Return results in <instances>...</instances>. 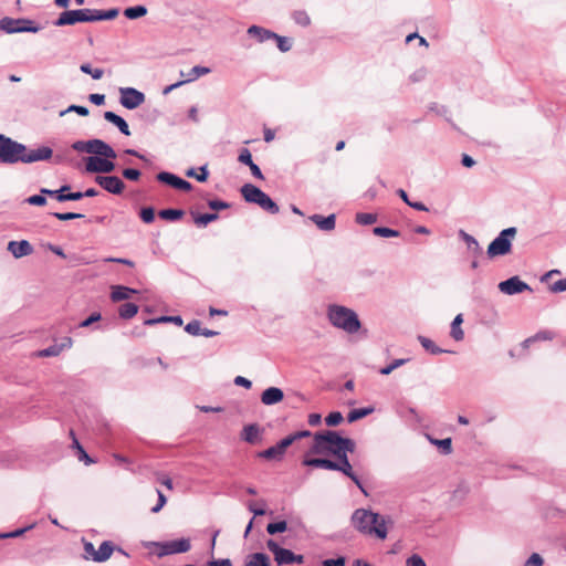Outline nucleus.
<instances>
[{
  "label": "nucleus",
  "mask_w": 566,
  "mask_h": 566,
  "mask_svg": "<svg viewBox=\"0 0 566 566\" xmlns=\"http://www.w3.org/2000/svg\"><path fill=\"white\" fill-rule=\"evenodd\" d=\"M69 189H70V186L64 185L60 189H56V190H51V189H48V188H42L40 190V192L42 195H48V196H50L52 198H55L60 202H63L64 201L63 197H65V191L69 190Z\"/></svg>",
  "instance_id": "obj_42"
},
{
  "label": "nucleus",
  "mask_w": 566,
  "mask_h": 566,
  "mask_svg": "<svg viewBox=\"0 0 566 566\" xmlns=\"http://www.w3.org/2000/svg\"><path fill=\"white\" fill-rule=\"evenodd\" d=\"M551 292L562 293L566 291V279L558 280L549 286Z\"/></svg>",
  "instance_id": "obj_64"
},
{
  "label": "nucleus",
  "mask_w": 566,
  "mask_h": 566,
  "mask_svg": "<svg viewBox=\"0 0 566 566\" xmlns=\"http://www.w3.org/2000/svg\"><path fill=\"white\" fill-rule=\"evenodd\" d=\"M352 524L361 534L375 535L380 539H385L388 534L385 518L369 510H355L352 515Z\"/></svg>",
  "instance_id": "obj_1"
},
{
  "label": "nucleus",
  "mask_w": 566,
  "mask_h": 566,
  "mask_svg": "<svg viewBox=\"0 0 566 566\" xmlns=\"http://www.w3.org/2000/svg\"><path fill=\"white\" fill-rule=\"evenodd\" d=\"M308 220L315 223L319 230L325 232H331L336 227V216L334 213L327 217H324L322 214H312L308 217Z\"/></svg>",
  "instance_id": "obj_19"
},
{
  "label": "nucleus",
  "mask_w": 566,
  "mask_h": 566,
  "mask_svg": "<svg viewBox=\"0 0 566 566\" xmlns=\"http://www.w3.org/2000/svg\"><path fill=\"white\" fill-rule=\"evenodd\" d=\"M374 412V408L373 407H366V408H359V409H353L348 412L347 415V420L348 422H355L370 413Z\"/></svg>",
  "instance_id": "obj_36"
},
{
  "label": "nucleus",
  "mask_w": 566,
  "mask_h": 566,
  "mask_svg": "<svg viewBox=\"0 0 566 566\" xmlns=\"http://www.w3.org/2000/svg\"><path fill=\"white\" fill-rule=\"evenodd\" d=\"M160 551L158 556H166L172 554L186 553L191 548L190 541L188 538H179L175 541L164 542L157 544Z\"/></svg>",
  "instance_id": "obj_12"
},
{
  "label": "nucleus",
  "mask_w": 566,
  "mask_h": 566,
  "mask_svg": "<svg viewBox=\"0 0 566 566\" xmlns=\"http://www.w3.org/2000/svg\"><path fill=\"white\" fill-rule=\"evenodd\" d=\"M80 70L85 73L90 74L94 80L102 78L104 71L102 69H92L91 64L84 63L80 66Z\"/></svg>",
  "instance_id": "obj_51"
},
{
  "label": "nucleus",
  "mask_w": 566,
  "mask_h": 566,
  "mask_svg": "<svg viewBox=\"0 0 566 566\" xmlns=\"http://www.w3.org/2000/svg\"><path fill=\"white\" fill-rule=\"evenodd\" d=\"M114 552V546L111 542L105 541L99 545V548L96 549V555L94 556V562L103 563L106 562L112 553Z\"/></svg>",
  "instance_id": "obj_26"
},
{
  "label": "nucleus",
  "mask_w": 566,
  "mask_h": 566,
  "mask_svg": "<svg viewBox=\"0 0 566 566\" xmlns=\"http://www.w3.org/2000/svg\"><path fill=\"white\" fill-rule=\"evenodd\" d=\"M343 419V415L339 411H333L325 418V422L329 427H335L339 424Z\"/></svg>",
  "instance_id": "obj_55"
},
{
  "label": "nucleus",
  "mask_w": 566,
  "mask_h": 566,
  "mask_svg": "<svg viewBox=\"0 0 566 566\" xmlns=\"http://www.w3.org/2000/svg\"><path fill=\"white\" fill-rule=\"evenodd\" d=\"M409 361L408 358H398V359H394L389 365L382 367L379 373L381 375H389L391 374L395 369H397L398 367H401L403 366L405 364H407Z\"/></svg>",
  "instance_id": "obj_44"
},
{
  "label": "nucleus",
  "mask_w": 566,
  "mask_h": 566,
  "mask_svg": "<svg viewBox=\"0 0 566 566\" xmlns=\"http://www.w3.org/2000/svg\"><path fill=\"white\" fill-rule=\"evenodd\" d=\"M122 174L124 178L132 181H136L140 177V171L135 168H125Z\"/></svg>",
  "instance_id": "obj_62"
},
{
  "label": "nucleus",
  "mask_w": 566,
  "mask_h": 566,
  "mask_svg": "<svg viewBox=\"0 0 566 566\" xmlns=\"http://www.w3.org/2000/svg\"><path fill=\"white\" fill-rule=\"evenodd\" d=\"M119 103L127 109H135L145 102V94L134 87L119 88Z\"/></svg>",
  "instance_id": "obj_11"
},
{
  "label": "nucleus",
  "mask_w": 566,
  "mask_h": 566,
  "mask_svg": "<svg viewBox=\"0 0 566 566\" xmlns=\"http://www.w3.org/2000/svg\"><path fill=\"white\" fill-rule=\"evenodd\" d=\"M52 216L61 221L82 219L85 217L84 214L77 212H53Z\"/></svg>",
  "instance_id": "obj_53"
},
{
  "label": "nucleus",
  "mask_w": 566,
  "mask_h": 566,
  "mask_svg": "<svg viewBox=\"0 0 566 566\" xmlns=\"http://www.w3.org/2000/svg\"><path fill=\"white\" fill-rule=\"evenodd\" d=\"M156 179L159 182L166 184V185L177 189L180 177H178L175 174L168 172V171H161L156 175Z\"/></svg>",
  "instance_id": "obj_33"
},
{
  "label": "nucleus",
  "mask_w": 566,
  "mask_h": 566,
  "mask_svg": "<svg viewBox=\"0 0 566 566\" xmlns=\"http://www.w3.org/2000/svg\"><path fill=\"white\" fill-rule=\"evenodd\" d=\"M459 234L462 238V240L465 242L467 248H468L469 251H471L474 254H481L482 253V248L480 247L479 242L476 241V239L473 235L467 233L463 230H461L459 232Z\"/></svg>",
  "instance_id": "obj_28"
},
{
  "label": "nucleus",
  "mask_w": 566,
  "mask_h": 566,
  "mask_svg": "<svg viewBox=\"0 0 566 566\" xmlns=\"http://www.w3.org/2000/svg\"><path fill=\"white\" fill-rule=\"evenodd\" d=\"M218 218V213H202L195 217V223L199 227H206L208 223L216 221Z\"/></svg>",
  "instance_id": "obj_48"
},
{
  "label": "nucleus",
  "mask_w": 566,
  "mask_h": 566,
  "mask_svg": "<svg viewBox=\"0 0 566 566\" xmlns=\"http://www.w3.org/2000/svg\"><path fill=\"white\" fill-rule=\"evenodd\" d=\"M238 160L243 165H250L253 163L252 155L248 148H241L239 153Z\"/></svg>",
  "instance_id": "obj_59"
},
{
  "label": "nucleus",
  "mask_w": 566,
  "mask_h": 566,
  "mask_svg": "<svg viewBox=\"0 0 566 566\" xmlns=\"http://www.w3.org/2000/svg\"><path fill=\"white\" fill-rule=\"evenodd\" d=\"M186 175H187L188 177H193V178H196V179H197L198 181H200V182H203V181H206V180H207L209 172H208V170H207L206 166H202V167H200V172H199V174H196L195 169H193V168H190V169L186 172Z\"/></svg>",
  "instance_id": "obj_54"
},
{
  "label": "nucleus",
  "mask_w": 566,
  "mask_h": 566,
  "mask_svg": "<svg viewBox=\"0 0 566 566\" xmlns=\"http://www.w3.org/2000/svg\"><path fill=\"white\" fill-rule=\"evenodd\" d=\"M7 249L15 259H20L33 253V247L27 240L10 241Z\"/></svg>",
  "instance_id": "obj_18"
},
{
  "label": "nucleus",
  "mask_w": 566,
  "mask_h": 566,
  "mask_svg": "<svg viewBox=\"0 0 566 566\" xmlns=\"http://www.w3.org/2000/svg\"><path fill=\"white\" fill-rule=\"evenodd\" d=\"M119 13V10L114 8L106 11L92 9V22L102 21V20H112L116 18Z\"/></svg>",
  "instance_id": "obj_29"
},
{
  "label": "nucleus",
  "mask_w": 566,
  "mask_h": 566,
  "mask_svg": "<svg viewBox=\"0 0 566 566\" xmlns=\"http://www.w3.org/2000/svg\"><path fill=\"white\" fill-rule=\"evenodd\" d=\"M336 459L337 461H333L325 458L304 457L302 464L305 467L339 471L346 476H348L366 494L359 478L353 471V467L348 460V457H336Z\"/></svg>",
  "instance_id": "obj_3"
},
{
  "label": "nucleus",
  "mask_w": 566,
  "mask_h": 566,
  "mask_svg": "<svg viewBox=\"0 0 566 566\" xmlns=\"http://www.w3.org/2000/svg\"><path fill=\"white\" fill-rule=\"evenodd\" d=\"M430 442L437 447H439L443 454H450L452 452V441L450 438L446 439H433L430 438Z\"/></svg>",
  "instance_id": "obj_46"
},
{
  "label": "nucleus",
  "mask_w": 566,
  "mask_h": 566,
  "mask_svg": "<svg viewBox=\"0 0 566 566\" xmlns=\"http://www.w3.org/2000/svg\"><path fill=\"white\" fill-rule=\"evenodd\" d=\"M185 331L192 336H200L202 333L201 322L198 319H192L186 325Z\"/></svg>",
  "instance_id": "obj_52"
},
{
  "label": "nucleus",
  "mask_w": 566,
  "mask_h": 566,
  "mask_svg": "<svg viewBox=\"0 0 566 566\" xmlns=\"http://www.w3.org/2000/svg\"><path fill=\"white\" fill-rule=\"evenodd\" d=\"M421 346L429 353L433 354V355H438V354H441V353H447V350H443L441 349L440 347H438L433 340H431L430 338L428 337H424V336H419L418 337Z\"/></svg>",
  "instance_id": "obj_39"
},
{
  "label": "nucleus",
  "mask_w": 566,
  "mask_h": 566,
  "mask_svg": "<svg viewBox=\"0 0 566 566\" xmlns=\"http://www.w3.org/2000/svg\"><path fill=\"white\" fill-rule=\"evenodd\" d=\"M72 149L77 153H86L92 156L116 158L117 154L114 148L106 142L93 138L88 140H76L72 144Z\"/></svg>",
  "instance_id": "obj_5"
},
{
  "label": "nucleus",
  "mask_w": 566,
  "mask_h": 566,
  "mask_svg": "<svg viewBox=\"0 0 566 566\" xmlns=\"http://www.w3.org/2000/svg\"><path fill=\"white\" fill-rule=\"evenodd\" d=\"M266 547L274 555V560L279 566L292 564V551L281 547L274 539H268Z\"/></svg>",
  "instance_id": "obj_15"
},
{
  "label": "nucleus",
  "mask_w": 566,
  "mask_h": 566,
  "mask_svg": "<svg viewBox=\"0 0 566 566\" xmlns=\"http://www.w3.org/2000/svg\"><path fill=\"white\" fill-rule=\"evenodd\" d=\"M287 528V523L286 521H279V522H274V523H270L268 524L266 526V532L270 534V535H274L276 533H283L285 532Z\"/></svg>",
  "instance_id": "obj_50"
},
{
  "label": "nucleus",
  "mask_w": 566,
  "mask_h": 566,
  "mask_svg": "<svg viewBox=\"0 0 566 566\" xmlns=\"http://www.w3.org/2000/svg\"><path fill=\"white\" fill-rule=\"evenodd\" d=\"M77 22H92V9L67 10L54 22L56 27L73 25Z\"/></svg>",
  "instance_id": "obj_9"
},
{
  "label": "nucleus",
  "mask_w": 566,
  "mask_h": 566,
  "mask_svg": "<svg viewBox=\"0 0 566 566\" xmlns=\"http://www.w3.org/2000/svg\"><path fill=\"white\" fill-rule=\"evenodd\" d=\"M70 112H74L81 116H87L88 115V108L85 107V106H80V105H71L69 106L65 111H62L60 113V116H63L65 115L66 113H70Z\"/></svg>",
  "instance_id": "obj_56"
},
{
  "label": "nucleus",
  "mask_w": 566,
  "mask_h": 566,
  "mask_svg": "<svg viewBox=\"0 0 566 566\" xmlns=\"http://www.w3.org/2000/svg\"><path fill=\"white\" fill-rule=\"evenodd\" d=\"M470 492V488L465 482H461L458 488L453 492V497L463 500L468 493Z\"/></svg>",
  "instance_id": "obj_57"
},
{
  "label": "nucleus",
  "mask_w": 566,
  "mask_h": 566,
  "mask_svg": "<svg viewBox=\"0 0 566 566\" xmlns=\"http://www.w3.org/2000/svg\"><path fill=\"white\" fill-rule=\"evenodd\" d=\"M261 430L256 423L247 424L243 427L241 438L248 443H256L260 440Z\"/></svg>",
  "instance_id": "obj_24"
},
{
  "label": "nucleus",
  "mask_w": 566,
  "mask_h": 566,
  "mask_svg": "<svg viewBox=\"0 0 566 566\" xmlns=\"http://www.w3.org/2000/svg\"><path fill=\"white\" fill-rule=\"evenodd\" d=\"M499 290L506 295H515L525 291L532 292V287L518 276H512L500 282Z\"/></svg>",
  "instance_id": "obj_14"
},
{
  "label": "nucleus",
  "mask_w": 566,
  "mask_h": 566,
  "mask_svg": "<svg viewBox=\"0 0 566 566\" xmlns=\"http://www.w3.org/2000/svg\"><path fill=\"white\" fill-rule=\"evenodd\" d=\"M339 444L340 436L337 431L326 430L316 432L313 434V443L305 457L310 458V454H332L337 457Z\"/></svg>",
  "instance_id": "obj_4"
},
{
  "label": "nucleus",
  "mask_w": 566,
  "mask_h": 566,
  "mask_svg": "<svg viewBox=\"0 0 566 566\" xmlns=\"http://www.w3.org/2000/svg\"><path fill=\"white\" fill-rule=\"evenodd\" d=\"M27 150V146L0 134V163L7 165H13L21 163L23 159V151Z\"/></svg>",
  "instance_id": "obj_6"
},
{
  "label": "nucleus",
  "mask_w": 566,
  "mask_h": 566,
  "mask_svg": "<svg viewBox=\"0 0 566 566\" xmlns=\"http://www.w3.org/2000/svg\"><path fill=\"white\" fill-rule=\"evenodd\" d=\"M284 398V392L279 387H269L261 394V402L265 406H272L281 402Z\"/></svg>",
  "instance_id": "obj_20"
},
{
  "label": "nucleus",
  "mask_w": 566,
  "mask_h": 566,
  "mask_svg": "<svg viewBox=\"0 0 566 566\" xmlns=\"http://www.w3.org/2000/svg\"><path fill=\"white\" fill-rule=\"evenodd\" d=\"M329 323L348 334H355L360 329V321L356 312L349 307L338 304H331L327 307Z\"/></svg>",
  "instance_id": "obj_2"
},
{
  "label": "nucleus",
  "mask_w": 566,
  "mask_h": 566,
  "mask_svg": "<svg viewBox=\"0 0 566 566\" xmlns=\"http://www.w3.org/2000/svg\"><path fill=\"white\" fill-rule=\"evenodd\" d=\"M463 322V317H462V314H458L452 323H451V337L457 340V342H460L463 339L464 337V332L463 329L461 328V324Z\"/></svg>",
  "instance_id": "obj_31"
},
{
  "label": "nucleus",
  "mask_w": 566,
  "mask_h": 566,
  "mask_svg": "<svg viewBox=\"0 0 566 566\" xmlns=\"http://www.w3.org/2000/svg\"><path fill=\"white\" fill-rule=\"evenodd\" d=\"M184 213L181 209H163L159 211L158 216L167 221H177L182 218Z\"/></svg>",
  "instance_id": "obj_38"
},
{
  "label": "nucleus",
  "mask_w": 566,
  "mask_h": 566,
  "mask_svg": "<svg viewBox=\"0 0 566 566\" xmlns=\"http://www.w3.org/2000/svg\"><path fill=\"white\" fill-rule=\"evenodd\" d=\"M258 206L271 214H276L280 212V208L276 202H274L266 193H264V196L260 199Z\"/></svg>",
  "instance_id": "obj_32"
},
{
  "label": "nucleus",
  "mask_w": 566,
  "mask_h": 566,
  "mask_svg": "<svg viewBox=\"0 0 566 566\" xmlns=\"http://www.w3.org/2000/svg\"><path fill=\"white\" fill-rule=\"evenodd\" d=\"M517 229L510 227L502 230L499 235L489 244L488 255L490 258L506 255L512 250V240L515 238Z\"/></svg>",
  "instance_id": "obj_7"
},
{
  "label": "nucleus",
  "mask_w": 566,
  "mask_h": 566,
  "mask_svg": "<svg viewBox=\"0 0 566 566\" xmlns=\"http://www.w3.org/2000/svg\"><path fill=\"white\" fill-rule=\"evenodd\" d=\"M244 566H270V558L264 553H254L248 557Z\"/></svg>",
  "instance_id": "obj_30"
},
{
  "label": "nucleus",
  "mask_w": 566,
  "mask_h": 566,
  "mask_svg": "<svg viewBox=\"0 0 566 566\" xmlns=\"http://www.w3.org/2000/svg\"><path fill=\"white\" fill-rule=\"evenodd\" d=\"M73 346V339L69 336L64 337L60 344H53L44 349L36 352L38 357H56L63 350L70 349Z\"/></svg>",
  "instance_id": "obj_17"
},
{
  "label": "nucleus",
  "mask_w": 566,
  "mask_h": 566,
  "mask_svg": "<svg viewBox=\"0 0 566 566\" xmlns=\"http://www.w3.org/2000/svg\"><path fill=\"white\" fill-rule=\"evenodd\" d=\"M95 182L105 191L112 195H120L125 189L124 181L117 176H101L95 177Z\"/></svg>",
  "instance_id": "obj_13"
},
{
  "label": "nucleus",
  "mask_w": 566,
  "mask_h": 566,
  "mask_svg": "<svg viewBox=\"0 0 566 566\" xmlns=\"http://www.w3.org/2000/svg\"><path fill=\"white\" fill-rule=\"evenodd\" d=\"M293 21L301 27H308L311 24V18L304 10L294 11L292 14Z\"/></svg>",
  "instance_id": "obj_43"
},
{
  "label": "nucleus",
  "mask_w": 566,
  "mask_h": 566,
  "mask_svg": "<svg viewBox=\"0 0 566 566\" xmlns=\"http://www.w3.org/2000/svg\"><path fill=\"white\" fill-rule=\"evenodd\" d=\"M406 566H427V565L420 555L413 554L407 558Z\"/></svg>",
  "instance_id": "obj_63"
},
{
  "label": "nucleus",
  "mask_w": 566,
  "mask_h": 566,
  "mask_svg": "<svg viewBox=\"0 0 566 566\" xmlns=\"http://www.w3.org/2000/svg\"><path fill=\"white\" fill-rule=\"evenodd\" d=\"M544 564L543 557L537 554L533 553L527 560L525 562L524 566H542Z\"/></svg>",
  "instance_id": "obj_61"
},
{
  "label": "nucleus",
  "mask_w": 566,
  "mask_h": 566,
  "mask_svg": "<svg viewBox=\"0 0 566 566\" xmlns=\"http://www.w3.org/2000/svg\"><path fill=\"white\" fill-rule=\"evenodd\" d=\"M210 72H211V70L207 66L196 65L187 74H185L181 71L180 75L186 77L184 80L185 83H189V82L196 81L200 76L209 74Z\"/></svg>",
  "instance_id": "obj_27"
},
{
  "label": "nucleus",
  "mask_w": 566,
  "mask_h": 566,
  "mask_svg": "<svg viewBox=\"0 0 566 566\" xmlns=\"http://www.w3.org/2000/svg\"><path fill=\"white\" fill-rule=\"evenodd\" d=\"M137 293V290L130 289L123 285H116L112 287L111 298L113 302H120L128 300L132 294Z\"/></svg>",
  "instance_id": "obj_25"
},
{
  "label": "nucleus",
  "mask_w": 566,
  "mask_h": 566,
  "mask_svg": "<svg viewBox=\"0 0 566 566\" xmlns=\"http://www.w3.org/2000/svg\"><path fill=\"white\" fill-rule=\"evenodd\" d=\"M373 233L382 238H397L400 234L399 231L386 227H376L373 229Z\"/></svg>",
  "instance_id": "obj_47"
},
{
  "label": "nucleus",
  "mask_w": 566,
  "mask_h": 566,
  "mask_svg": "<svg viewBox=\"0 0 566 566\" xmlns=\"http://www.w3.org/2000/svg\"><path fill=\"white\" fill-rule=\"evenodd\" d=\"M138 313V306L134 303H124L118 307V315L123 319H129Z\"/></svg>",
  "instance_id": "obj_34"
},
{
  "label": "nucleus",
  "mask_w": 566,
  "mask_h": 566,
  "mask_svg": "<svg viewBox=\"0 0 566 566\" xmlns=\"http://www.w3.org/2000/svg\"><path fill=\"white\" fill-rule=\"evenodd\" d=\"M357 223L361 226H370L377 221V214L367 213V212H358L355 217Z\"/></svg>",
  "instance_id": "obj_45"
},
{
  "label": "nucleus",
  "mask_w": 566,
  "mask_h": 566,
  "mask_svg": "<svg viewBox=\"0 0 566 566\" xmlns=\"http://www.w3.org/2000/svg\"><path fill=\"white\" fill-rule=\"evenodd\" d=\"M284 452L281 449H277V444L270 447L258 453L260 458H264L268 460L281 459Z\"/></svg>",
  "instance_id": "obj_41"
},
{
  "label": "nucleus",
  "mask_w": 566,
  "mask_h": 566,
  "mask_svg": "<svg viewBox=\"0 0 566 566\" xmlns=\"http://www.w3.org/2000/svg\"><path fill=\"white\" fill-rule=\"evenodd\" d=\"M147 14L145 6L128 7L124 10V15L129 20H135Z\"/></svg>",
  "instance_id": "obj_35"
},
{
  "label": "nucleus",
  "mask_w": 566,
  "mask_h": 566,
  "mask_svg": "<svg viewBox=\"0 0 566 566\" xmlns=\"http://www.w3.org/2000/svg\"><path fill=\"white\" fill-rule=\"evenodd\" d=\"M0 30L4 31L8 34L22 32L36 33L41 30V28L39 25H35L34 22L30 19H13L6 17L0 20Z\"/></svg>",
  "instance_id": "obj_8"
},
{
  "label": "nucleus",
  "mask_w": 566,
  "mask_h": 566,
  "mask_svg": "<svg viewBox=\"0 0 566 566\" xmlns=\"http://www.w3.org/2000/svg\"><path fill=\"white\" fill-rule=\"evenodd\" d=\"M52 149L48 146H42L33 150L27 149L23 151V159H21V163L31 164L35 161L48 160L52 157Z\"/></svg>",
  "instance_id": "obj_16"
},
{
  "label": "nucleus",
  "mask_w": 566,
  "mask_h": 566,
  "mask_svg": "<svg viewBox=\"0 0 566 566\" xmlns=\"http://www.w3.org/2000/svg\"><path fill=\"white\" fill-rule=\"evenodd\" d=\"M241 195L247 202L258 205L260 199L264 196V191L252 184H245L241 187Z\"/></svg>",
  "instance_id": "obj_21"
},
{
  "label": "nucleus",
  "mask_w": 566,
  "mask_h": 566,
  "mask_svg": "<svg viewBox=\"0 0 566 566\" xmlns=\"http://www.w3.org/2000/svg\"><path fill=\"white\" fill-rule=\"evenodd\" d=\"M208 206L212 210H224L230 208V203L219 199L209 200Z\"/></svg>",
  "instance_id": "obj_60"
},
{
  "label": "nucleus",
  "mask_w": 566,
  "mask_h": 566,
  "mask_svg": "<svg viewBox=\"0 0 566 566\" xmlns=\"http://www.w3.org/2000/svg\"><path fill=\"white\" fill-rule=\"evenodd\" d=\"M115 158L88 156L85 160V171L88 174H109L115 170Z\"/></svg>",
  "instance_id": "obj_10"
},
{
  "label": "nucleus",
  "mask_w": 566,
  "mask_h": 566,
  "mask_svg": "<svg viewBox=\"0 0 566 566\" xmlns=\"http://www.w3.org/2000/svg\"><path fill=\"white\" fill-rule=\"evenodd\" d=\"M140 218L145 223H150L155 219V210L150 207L140 210Z\"/></svg>",
  "instance_id": "obj_58"
},
{
  "label": "nucleus",
  "mask_w": 566,
  "mask_h": 566,
  "mask_svg": "<svg viewBox=\"0 0 566 566\" xmlns=\"http://www.w3.org/2000/svg\"><path fill=\"white\" fill-rule=\"evenodd\" d=\"M159 323H174L178 326L182 325L181 316H160L157 318H148L145 321V325H156Z\"/></svg>",
  "instance_id": "obj_37"
},
{
  "label": "nucleus",
  "mask_w": 566,
  "mask_h": 566,
  "mask_svg": "<svg viewBox=\"0 0 566 566\" xmlns=\"http://www.w3.org/2000/svg\"><path fill=\"white\" fill-rule=\"evenodd\" d=\"M356 449V443L354 440L349 438H343L340 437V444L338 448V455L337 457H344L347 455V452H354Z\"/></svg>",
  "instance_id": "obj_40"
},
{
  "label": "nucleus",
  "mask_w": 566,
  "mask_h": 566,
  "mask_svg": "<svg viewBox=\"0 0 566 566\" xmlns=\"http://www.w3.org/2000/svg\"><path fill=\"white\" fill-rule=\"evenodd\" d=\"M273 40L276 41L277 49L283 53L289 52L292 49V40L290 38L282 36L276 33V36H274Z\"/></svg>",
  "instance_id": "obj_49"
},
{
  "label": "nucleus",
  "mask_w": 566,
  "mask_h": 566,
  "mask_svg": "<svg viewBox=\"0 0 566 566\" xmlns=\"http://www.w3.org/2000/svg\"><path fill=\"white\" fill-rule=\"evenodd\" d=\"M104 118L108 123H112L113 125H115L123 135H125V136L130 135L129 126H128L127 122L122 116L115 114L114 112L107 111L104 113Z\"/></svg>",
  "instance_id": "obj_22"
},
{
  "label": "nucleus",
  "mask_w": 566,
  "mask_h": 566,
  "mask_svg": "<svg viewBox=\"0 0 566 566\" xmlns=\"http://www.w3.org/2000/svg\"><path fill=\"white\" fill-rule=\"evenodd\" d=\"M248 34L255 38L258 42L263 43L269 40H273L276 33L259 25H251L248 29Z\"/></svg>",
  "instance_id": "obj_23"
}]
</instances>
